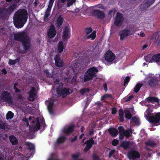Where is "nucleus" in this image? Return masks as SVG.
Masks as SVG:
<instances>
[{
  "label": "nucleus",
  "instance_id": "f257e3e1",
  "mask_svg": "<svg viewBox=\"0 0 160 160\" xmlns=\"http://www.w3.org/2000/svg\"><path fill=\"white\" fill-rule=\"evenodd\" d=\"M28 12L24 9L18 10L14 14L13 22L14 25L18 28L23 27L28 19Z\"/></svg>",
  "mask_w": 160,
  "mask_h": 160
},
{
  "label": "nucleus",
  "instance_id": "f03ea898",
  "mask_svg": "<svg viewBox=\"0 0 160 160\" xmlns=\"http://www.w3.org/2000/svg\"><path fill=\"white\" fill-rule=\"evenodd\" d=\"M14 39L21 42L24 50H27L30 47L29 38L26 32H18L14 35Z\"/></svg>",
  "mask_w": 160,
  "mask_h": 160
},
{
  "label": "nucleus",
  "instance_id": "7ed1b4c3",
  "mask_svg": "<svg viewBox=\"0 0 160 160\" xmlns=\"http://www.w3.org/2000/svg\"><path fill=\"white\" fill-rule=\"evenodd\" d=\"M99 68H101V66H99L98 68L95 67H92L88 68L84 75V81L86 82L92 80L93 78L96 77V74L98 71V69H99Z\"/></svg>",
  "mask_w": 160,
  "mask_h": 160
},
{
  "label": "nucleus",
  "instance_id": "20e7f679",
  "mask_svg": "<svg viewBox=\"0 0 160 160\" xmlns=\"http://www.w3.org/2000/svg\"><path fill=\"white\" fill-rule=\"evenodd\" d=\"M16 5L13 3L8 8L0 7V19L5 20L15 9Z\"/></svg>",
  "mask_w": 160,
  "mask_h": 160
},
{
  "label": "nucleus",
  "instance_id": "39448f33",
  "mask_svg": "<svg viewBox=\"0 0 160 160\" xmlns=\"http://www.w3.org/2000/svg\"><path fill=\"white\" fill-rule=\"evenodd\" d=\"M63 84L62 82H60L56 86V91L57 93L61 96L63 98L65 97L67 95L71 94L70 92V89L69 88H62Z\"/></svg>",
  "mask_w": 160,
  "mask_h": 160
},
{
  "label": "nucleus",
  "instance_id": "423d86ee",
  "mask_svg": "<svg viewBox=\"0 0 160 160\" xmlns=\"http://www.w3.org/2000/svg\"><path fill=\"white\" fill-rule=\"evenodd\" d=\"M0 98L2 100L5 102L10 104H12L13 102V100L11 95L7 91L3 92L1 94Z\"/></svg>",
  "mask_w": 160,
  "mask_h": 160
},
{
  "label": "nucleus",
  "instance_id": "0eeeda50",
  "mask_svg": "<svg viewBox=\"0 0 160 160\" xmlns=\"http://www.w3.org/2000/svg\"><path fill=\"white\" fill-rule=\"evenodd\" d=\"M149 112H148L147 118L149 122L151 123H158L160 122V112L157 113L154 115H149Z\"/></svg>",
  "mask_w": 160,
  "mask_h": 160
},
{
  "label": "nucleus",
  "instance_id": "6e6552de",
  "mask_svg": "<svg viewBox=\"0 0 160 160\" xmlns=\"http://www.w3.org/2000/svg\"><path fill=\"white\" fill-rule=\"evenodd\" d=\"M92 15L98 19L102 20L105 17V13L100 10L94 9L91 12Z\"/></svg>",
  "mask_w": 160,
  "mask_h": 160
},
{
  "label": "nucleus",
  "instance_id": "1a4fd4ad",
  "mask_svg": "<svg viewBox=\"0 0 160 160\" xmlns=\"http://www.w3.org/2000/svg\"><path fill=\"white\" fill-rule=\"evenodd\" d=\"M71 29L69 26H66L63 29L62 38L63 41L67 40L70 34Z\"/></svg>",
  "mask_w": 160,
  "mask_h": 160
},
{
  "label": "nucleus",
  "instance_id": "9d476101",
  "mask_svg": "<svg viewBox=\"0 0 160 160\" xmlns=\"http://www.w3.org/2000/svg\"><path fill=\"white\" fill-rule=\"evenodd\" d=\"M123 21V18L122 14L120 13H117L114 22L115 25L117 26H120Z\"/></svg>",
  "mask_w": 160,
  "mask_h": 160
},
{
  "label": "nucleus",
  "instance_id": "9b49d317",
  "mask_svg": "<svg viewBox=\"0 0 160 160\" xmlns=\"http://www.w3.org/2000/svg\"><path fill=\"white\" fill-rule=\"evenodd\" d=\"M84 143L86 144V146L84 149L83 151L84 152H86L92 148V145L94 143L93 138L92 137L90 139L86 140Z\"/></svg>",
  "mask_w": 160,
  "mask_h": 160
},
{
  "label": "nucleus",
  "instance_id": "f8f14e48",
  "mask_svg": "<svg viewBox=\"0 0 160 160\" xmlns=\"http://www.w3.org/2000/svg\"><path fill=\"white\" fill-rule=\"evenodd\" d=\"M115 58V55L111 51H108L105 55V59L108 62H112Z\"/></svg>",
  "mask_w": 160,
  "mask_h": 160
},
{
  "label": "nucleus",
  "instance_id": "ddd939ff",
  "mask_svg": "<svg viewBox=\"0 0 160 160\" xmlns=\"http://www.w3.org/2000/svg\"><path fill=\"white\" fill-rule=\"evenodd\" d=\"M55 64L57 67L61 68L63 67V60L61 58L60 55L57 54L54 57Z\"/></svg>",
  "mask_w": 160,
  "mask_h": 160
},
{
  "label": "nucleus",
  "instance_id": "4468645a",
  "mask_svg": "<svg viewBox=\"0 0 160 160\" xmlns=\"http://www.w3.org/2000/svg\"><path fill=\"white\" fill-rule=\"evenodd\" d=\"M56 29L53 25H52L50 28L48 30L47 34L50 38H53L56 35Z\"/></svg>",
  "mask_w": 160,
  "mask_h": 160
},
{
  "label": "nucleus",
  "instance_id": "2eb2a0df",
  "mask_svg": "<svg viewBox=\"0 0 160 160\" xmlns=\"http://www.w3.org/2000/svg\"><path fill=\"white\" fill-rule=\"evenodd\" d=\"M130 34V31L127 29H125L120 31L119 35L120 36V39L122 40L127 37Z\"/></svg>",
  "mask_w": 160,
  "mask_h": 160
},
{
  "label": "nucleus",
  "instance_id": "dca6fc26",
  "mask_svg": "<svg viewBox=\"0 0 160 160\" xmlns=\"http://www.w3.org/2000/svg\"><path fill=\"white\" fill-rule=\"evenodd\" d=\"M75 125H72L68 128H65L62 130V132L67 135H69L71 134L73 131Z\"/></svg>",
  "mask_w": 160,
  "mask_h": 160
},
{
  "label": "nucleus",
  "instance_id": "f3484780",
  "mask_svg": "<svg viewBox=\"0 0 160 160\" xmlns=\"http://www.w3.org/2000/svg\"><path fill=\"white\" fill-rule=\"evenodd\" d=\"M35 88L34 87L30 90L28 93L29 97L28 98V101L33 102L35 100V97L37 95V94L35 93Z\"/></svg>",
  "mask_w": 160,
  "mask_h": 160
},
{
  "label": "nucleus",
  "instance_id": "a211bd4d",
  "mask_svg": "<svg viewBox=\"0 0 160 160\" xmlns=\"http://www.w3.org/2000/svg\"><path fill=\"white\" fill-rule=\"evenodd\" d=\"M158 83V80L157 78L153 77L149 80L148 84L149 86L151 87H154L156 86Z\"/></svg>",
  "mask_w": 160,
  "mask_h": 160
},
{
  "label": "nucleus",
  "instance_id": "6ab92c4d",
  "mask_svg": "<svg viewBox=\"0 0 160 160\" xmlns=\"http://www.w3.org/2000/svg\"><path fill=\"white\" fill-rule=\"evenodd\" d=\"M63 21V18L61 15L59 16L57 18L56 22V28L58 29H61L62 28Z\"/></svg>",
  "mask_w": 160,
  "mask_h": 160
},
{
  "label": "nucleus",
  "instance_id": "aec40b11",
  "mask_svg": "<svg viewBox=\"0 0 160 160\" xmlns=\"http://www.w3.org/2000/svg\"><path fill=\"white\" fill-rule=\"evenodd\" d=\"M35 122H36L35 125L30 126V129L34 132L38 131L41 128V125L39 119L37 118Z\"/></svg>",
  "mask_w": 160,
  "mask_h": 160
},
{
  "label": "nucleus",
  "instance_id": "412c9836",
  "mask_svg": "<svg viewBox=\"0 0 160 160\" xmlns=\"http://www.w3.org/2000/svg\"><path fill=\"white\" fill-rule=\"evenodd\" d=\"M131 123L135 124L138 126L140 125V121L139 118L136 116H132L131 115Z\"/></svg>",
  "mask_w": 160,
  "mask_h": 160
},
{
  "label": "nucleus",
  "instance_id": "4be33fe9",
  "mask_svg": "<svg viewBox=\"0 0 160 160\" xmlns=\"http://www.w3.org/2000/svg\"><path fill=\"white\" fill-rule=\"evenodd\" d=\"M152 39H154L155 40L156 43L158 44H160V37L158 32H156L153 33L151 37Z\"/></svg>",
  "mask_w": 160,
  "mask_h": 160
},
{
  "label": "nucleus",
  "instance_id": "5701e85b",
  "mask_svg": "<svg viewBox=\"0 0 160 160\" xmlns=\"http://www.w3.org/2000/svg\"><path fill=\"white\" fill-rule=\"evenodd\" d=\"M147 100L149 102L155 103H159L160 99L157 97L154 96L148 97L147 98Z\"/></svg>",
  "mask_w": 160,
  "mask_h": 160
},
{
  "label": "nucleus",
  "instance_id": "b1692460",
  "mask_svg": "<svg viewBox=\"0 0 160 160\" xmlns=\"http://www.w3.org/2000/svg\"><path fill=\"white\" fill-rule=\"evenodd\" d=\"M140 157V153L137 151H132L131 149V159H135L138 158H139Z\"/></svg>",
  "mask_w": 160,
  "mask_h": 160
},
{
  "label": "nucleus",
  "instance_id": "393cba45",
  "mask_svg": "<svg viewBox=\"0 0 160 160\" xmlns=\"http://www.w3.org/2000/svg\"><path fill=\"white\" fill-rule=\"evenodd\" d=\"M155 0H145L144 3H142L141 6L147 8L154 3Z\"/></svg>",
  "mask_w": 160,
  "mask_h": 160
},
{
  "label": "nucleus",
  "instance_id": "a878e982",
  "mask_svg": "<svg viewBox=\"0 0 160 160\" xmlns=\"http://www.w3.org/2000/svg\"><path fill=\"white\" fill-rule=\"evenodd\" d=\"M9 141L12 145H15L18 143V140L17 138L13 135L9 136Z\"/></svg>",
  "mask_w": 160,
  "mask_h": 160
},
{
  "label": "nucleus",
  "instance_id": "bb28decb",
  "mask_svg": "<svg viewBox=\"0 0 160 160\" xmlns=\"http://www.w3.org/2000/svg\"><path fill=\"white\" fill-rule=\"evenodd\" d=\"M108 131L110 134L113 137L116 136L118 134V130L115 128H110Z\"/></svg>",
  "mask_w": 160,
  "mask_h": 160
},
{
  "label": "nucleus",
  "instance_id": "cd10ccee",
  "mask_svg": "<svg viewBox=\"0 0 160 160\" xmlns=\"http://www.w3.org/2000/svg\"><path fill=\"white\" fill-rule=\"evenodd\" d=\"M118 119L121 122H123L124 121V112L122 109H120L118 111Z\"/></svg>",
  "mask_w": 160,
  "mask_h": 160
},
{
  "label": "nucleus",
  "instance_id": "c85d7f7f",
  "mask_svg": "<svg viewBox=\"0 0 160 160\" xmlns=\"http://www.w3.org/2000/svg\"><path fill=\"white\" fill-rule=\"evenodd\" d=\"M145 144L147 146H149L152 147H155L157 145L156 143L155 142L153 141L148 140L147 142H145Z\"/></svg>",
  "mask_w": 160,
  "mask_h": 160
},
{
  "label": "nucleus",
  "instance_id": "c756f323",
  "mask_svg": "<svg viewBox=\"0 0 160 160\" xmlns=\"http://www.w3.org/2000/svg\"><path fill=\"white\" fill-rule=\"evenodd\" d=\"M130 145V142L122 141L121 142L120 147L124 149L128 148Z\"/></svg>",
  "mask_w": 160,
  "mask_h": 160
},
{
  "label": "nucleus",
  "instance_id": "7c9ffc66",
  "mask_svg": "<svg viewBox=\"0 0 160 160\" xmlns=\"http://www.w3.org/2000/svg\"><path fill=\"white\" fill-rule=\"evenodd\" d=\"M152 59L153 62H159L160 61V53L156 54L152 56Z\"/></svg>",
  "mask_w": 160,
  "mask_h": 160
},
{
  "label": "nucleus",
  "instance_id": "2f4dec72",
  "mask_svg": "<svg viewBox=\"0 0 160 160\" xmlns=\"http://www.w3.org/2000/svg\"><path fill=\"white\" fill-rule=\"evenodd\" d=\"M66 140L65 136H62L59 137L57 140V142L58 144L62 143L64 142Z\"/></svg>",
  "mask_w": 160,
  "mask_h": 160
},
{
  "label": "nucleus",
  "instance_id": "473e14b6",
  "mask_svg": "<svg viewBox=\"0 0 160 160\" xmlns=\"http://www.w3.org/2000/svg\"><path fill=\"white\" fill-rule=\"evenodd\" d=\"M66 1V0H61V1L62 3H64ZM76 1V0H68L67 5V7H70Z\"/></svg>",
  "mask_w": 160,
  "mask_h": 160
},
{
  "label": "nucleus",
  "instance_id": "72a5a7b5",
  "mask_svg": "<svg viewBox=\"0 0 160 160\" xmlns=\"http://www.w3.org/2000/svg\"><path fill=\"white\" fill-rule=\"evenodd\" d=\"M64 48L63 43L62 41H59L58 43V51L59 53H61L62 52Z\"/></svg>",
  "mask_w": 160,
  "mask_h": 160
},
{
  "label": "nucleus",
  "instance_id": "f704fd0d",
  "mask_svg": "<svg viewBox=\"0 0 160 160\" xmlns=\"http://www.w3.org/2000/svg\"><path fill=\"white\" fill-rule=\"evenodd\" d=\"M20 61V58H18L15 60L10 59L8 61V64L10 65H13L17 62H19Z\"/></svg>",
  "mask_w": 160,
  "mask_h": 160
},
{
  "label": "nucleus",
  "instance_id": "c9c22d12",
  "mask_svg": "<svg viewBox=\"0 0 160 160\" xmlns=\"http://www.w3.org/2000/svg\"><path fill=\"white\" fill-rule=\"evenodd\" d=\"M14 117V113L11 111H8L6 116V118L7 120H9L12 118Z\"/></svg>",
  "mask_w": 160,
  "mask_h": 160
},
{
  "label": "nucleus",
  "instance_id": "e433bc0d",
  "mask_svg": "<svg viewBox=\"0 0 160 160\" xmlns=\"http://www.w3.org/2000/svg\"><path fill=\"white\" fill-rule=\"evenodd\" d=\"M144 58L147 62H153L152 57L151 58L150 55H148L147 56H144Z\"/></svg>",
  "mask_w": 160,
  "mask_h": 160
},
{
  "label": "nucleus",
  "instance_id": "4c0bfd02",
  "mask_svg": "<svg viewBox=\"0 0 160 160\" xmlns=\"http://www.w3.org/2000/svg\"><path fill=\"white\" fill-rule=\"evenodd\" d=\"M142 86V84L141 83L137 84L134 88V91L135 92H138L139 91L140 88Z\"/></svg>",
  "mask_w": 160,
  "mask_h": 160
},
{
  "label": "nucleus",
  "instance_id": "58836bf2",
  "mask_svg": "<svg viewBox=\"0 0 160 160\" xmlns=\"http://www.w3.org/2000/svg\"><path fill=\"white\" fill-rule=\"evenodd\" d=\"M26 145L28 146V149L30 150H34L35 149V147L34 145L31 143L28 142Z\"/></svg>",
  "mask_w": 160,
  "mask_h": 160
},
{
  "label": "nucleus",
  "instance_id": "ea45409f",
  "mask_svg": "<svg viewBox=\"0 0 160 160\" xmlns=\"http://www.w3.org/2000/svg\"><path fill=\"white\" fill-rule=\"evenodd\" d=\"M44 72L46 74V76L49 78H52L53 75L51 73H50L48 70V69H45L44 71Z\"/></svg>",
  "mask_w": 160,
  "mask_h": 160
},
{
  "label": "nucleus",
  "instance_id": "a19ab883",
  "mask_svg": "<svg viewBox=\"0 0 160 160\" xmlns=\"http://www.w3.org/2000/svg\"><path fill=\"white\" fill-rule=\"evenodd\" d=\"M125 118H126L130 119V111L128 110L124 111Z\"/></svg>",
  "mask_w": 160,
  "mask_h": 160
},
{
  "label": "nucleus",
  "instance_id": "79ce46f5",
  "mask_svg": "<svg viewBox=\"0 0 160 160\" xmlns=\"http://www.w3.org/2000/svg\"><path fill=\"white\" fill-rule=\"evenodd\" d=\"M54 2V1H52V0H49V5L47 9L48 11H51L52 7Z\"/></svg>",
  "mask_w": 160,
  "mask_h": 160
},
{
  "label": "nucleus",
  "instance_id": "37998d69",
  "mask_svg": "<svg viewBox=\"0 0 160 160\" xmlns=\"http://www.w3.org/2000/svg\"><path fill=\"white\" fill-rule=\"evenodd\" d=\"M123 133L124 136L126 137L127 138H129V137H130V129H129L128 130H125Z\"/></svg>",
  "mask_w": 160,
  "mask_h": 160
},
{
  "label": "nucleus",
  "instance_id": "c03bdc74",
  "mask_svg": "<svg viewBox=\"0 0 160 160\" xmlns=\"http://www.w3.org/2000/svg\"><path fill=\"white\" fill-rule=\"evenodd\" d=\"M18 85L17 83H15L14 84L13 88L15 90V92L16 93H19L20 92V90L16 87Z\"/></svg>",
  "mask_w": 160,
  "mask_h": 160
},
{
  "label": "nucleus",
  "instance_id": "a18cd8bd",
  "mask_svg": "<svg viewBox=\"0 0 160 160\" xmlns=\"http://www.w3.org/2000/svg\"><path fill=\"white\" fill-rule=\"evenodd\" d=\"M112 96L109 94H106L102 97L101 100H103L106 99L107 98H112Z\"/></svg>",
  "mask_w": 160,
  "mask_h": 160
},
{
  "label": "nucleus",
  "instance_id": "49530a36",
  "mask_svg": "<svg viewBox=\"0 0 160 160\" xmlns=\"http://www.w3.org/2000/svg\"><path fill=\"white\" fill-rule=\"evenodd\" d=\"M130 77L129 76H127L124 80V86H125L127 85L129 82Z\"/></svg>",
  "mask_w": 160,
  "mask_h": 160
},
{
  "label": "nucleus",
  "instance_id": "de8ad7c7",
  "mask_svg": "<svg viewBox=\"0 0 160 160\" xmlns=\"http://www.w3.org/2000/svg\"><path fill=\"white\" fill-rule=\"evenodd\" d=\"M118 129L119 130V133H123L125 130H124V128L122 126H120L118 127Z\"/></svg>",
  "mask_w": 160,
  "mask_h": 160
},
{
  "label": "nucleus",
  "instance_id": "09e8293b",
  "mask_svg": "<svg viewBox=\"0 0 160 160\" xmlns=\"http://www.w3.org/2000/svg\"><path fill=\"white\" fill-rule=\"evenodd\" d=\"M72 157L73 159L74 160H83L82 159H77L78 158L79 155L77 154H72Z\"/></svg>",
  "mask_w": 160,
  "mask_h": 160
},
{
  "label": "nucleus",
  "instance_id": "8fccbe9b",
  "mask_svg": "<svg viewBox=\"0 0 160 160\" xmlns=\"http://www.w3.org/2000/svg\"><path fill=\"white\" fill-rule=\"evenodd\" d=\"M118 141L116 139H114L112 141V144L113 146H117L118 143Z\"/></svg>",
  "mask_w": 160,
  "mask_h": 160
},
{
  "label": "nucleus",
  "instance_id": "3c124183",
  "mask_svg": "<svg viewBox=\"0 0 160 160\" xmlns=\"http://www.w3.org/2000/svg\"><path fill=\"white\" fill-rule=\"evenodd\" d=\"M85 30V32L87 34L91 32L92 30V28L90 27L86 28Z\"/></svg>",
  "mask_w": 160,
  "mask_h": 160
},
{
  "label": "nucleus",
  "instance_id": "603ef678",
  "mask_svg": "<svg viewBox=\"0 0 160 160\" xmlns=\"http://www.w3.org/2000/svg\"><path fill=\"white\" fill-rule=\"evenodd\" d=\"M91 40H93L96 37V32L95 31H93L91 34Z\"/></svg>",
  "mask_w": 160,
  "mask_h": 160
},
{
  "label": "nucleus",
  "instance_id": "864d4df0",
  "mask_svg": "<svg viewBox=\"0 0 160 160\" xmlns=\"http://www.w3.org/2000/svg\"><path fill=\"white\" fill-rule=\"evenodd\" d=\"M115 149H113L111 150L109 153L108 158H111L113 155L114 153L115 152Z\"/></svg>",
  "mask_w": 160,
  "mask_h": 160
},
{
  "label": "nucleus",
  "instance_id": "5fc2aeb1",
  "mask_svg": "<svg viewBox=\"0 0 160 160\" xmlns=\"http://www.w3.org/2000/svg\"><path fill=\"white\" fill-rule=\"evenodd\" d=\"M6 123H3L2 124L0 123V128L4 129L6 128Z\"/></svg>",
  "mask_w": 160,
  "mask_h": 160
},
{
  "label": "nucleus",
  "instance_id": "6e6d98bb",
  "mask_svg": "<svg viewBox=\"0 0 160 160\" xmlns=\"http://www.w3.org/2000/svg\"><path fill=\"white\" fill-rule=\"evenodd\" d=\"M54 104V102L53 101H50L49 102L48 105V108H53Z\"/></svg>",
  "mask_w": 160,
  "mask_h": 160
},
{
  "label": "nucleus",
  "instance_id": "4d7b16f0",
  "mask_svg": "<svg viewBox=\"0 0 160 160\" xmlns=\"http://www.w3.org/2000/svg\"><path fill=\"white\" fill-rule=\"evenodd\" d=\"M92 158L93 160H100L99 156L95 154L93 155Z\"/></svg>",
  "mask_w": 160,
  "mask_h": 160
},
{
  "label": "nucleus",
  "instance_id": "13d9d810",
  "mask_svg": "<svg viewBox=\"0 0 160 160\" xmlns=\"http://www.w3.org/2000/svg\"><path fill=\"white\" fill-rule=\"evenodd\" d=\"M112 114H115L116 113L117 110L116 108L115 107H113L112 108Z\"/></svg>",
  "mask_w": 160,
  "mask_h": 160
},
{
  "label": "nucleus",
  "instance_id": "bf43d9fd",
  "mask_svg": "<svg viewBox=\"0 0 160 160\" xmlns=\"http://www.w3.org/2000/svg\"><path fill=\"white\" fill-rule=\"evenodd\" d=\"M119 139L121 140H122L124 138V134L123 133H119Z\"/></svg>",
  "mask_w": 160,
  "mask_h": 160
},
{
  "label": "nucleus",
  "instance_id": "052dcab7",
  "mask_svg": "<svg viewBox=\"0 0 160 160\" xmlns=\"http://www.w3.org/2000/svg\"><path fill=\"white\" fill-rule=\"evenodd\" d=\"M50 11H48V10L47 9V10L45 12V17L48 18L50 16Z\"/></svg>",
  "mask_w": 160,
  "mask_h": 160
},
{
  "label": "nucleus",
  "instance_id": "680f3d73",
  "mask_svg": "<svg viewBox=\"0 0 160 160\" xmlns=\"http://www.w3.org/2000/svg\"><path fill=\"white\" fill-rule=\"evenodd\" d=\"M103 86L105 91V92H107L108 90L107 85V83H103Z\"/></svg>",
  "mask_w": 160,
  "mask_h": 160
},
{
  "label": "nucleus",
  "instance_id": "e2e57ef3",
  "mask_svg": "<svg viewBox=\"0 0 160 160\" xmlns=\"http://www.w3.org/2000/svg\"><path fill=\"white\" fill-rule=\"evenodd\" d=\"M131 115L132 116V115L135 114L136 112L134 110V108L132 106L131 107Z\"/></svg>",
  "mask_w": 160,
  "mask_h": 160
},
{
  "label": "nucleus",
  "instance_id": "0e129e2a",
  "mask_svg": "<svg viewBox=\"0 0 160 160\" xmlns=\"http://www.w3.org/2000/svg\"><path fill=\"white\" fill-rule=\"evenodd\" d=\"M48 109L50 114H53V108H48Z\"/></svg>",
  "mask_w": 160,
  "mask_h": 160
},
{
  "label": "nucleus",
  "instance_id": "69168bd1",
  "mask_svg": "<svg viewBox=\"0 0 160 160\" xmlns=\"http://www.w3.org/2000/svg\"><path fill=\"white\" fill-rule=\"evenodd\" d=\"M86 92L85 88L82 89L80 90V92L82 94H83Z\"/></svg>",
  "mask_w": 160,
  "mask_h": 160
},
{
  "label": "nucleus",
  "instance_id": "338daca9",
  "mask_svg": "<svg viewBox=\"0 0 160 160\" xmlns=\"http://www.w3.org/2000/svg\"><path fill=\"white\" fill-rule=\"evenodd\" d=\"M96 7L101 9H103L104 8V7L102 5H97Z\"/></svg>",
  "mask_w": 160,
  "mask_h": 160
},
{
  "label": "nucleus",
  "instance_id": "774afa93",
  "mask_svg": "<svg viewBox=\"0 0 160 160\" xmlns=\"http://www.w3.org/2000/svg\"><path fill=\"white\" fill-rule=\"evenodd\" d=\"M114 11L113 10H109L108 11V14L109 15L112 16V13H114Z\"/></svg>",
  "mask_w": 160,
  "mask_h": 160
}]
</instances>
